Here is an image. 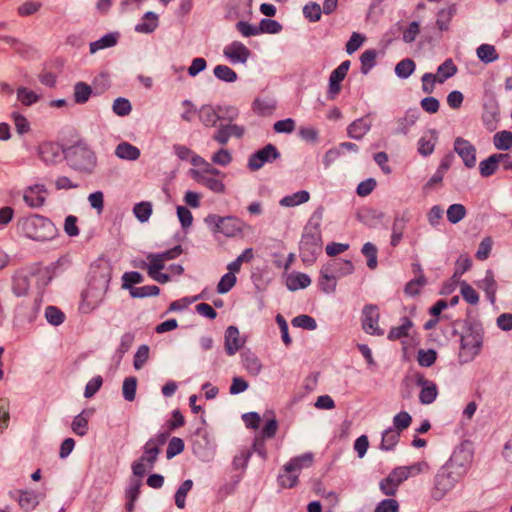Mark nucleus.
Returning <instances> with one entry per match:
<instances>
[{
    "mask_svg": "<svg viewBox=\"0 0 512 512\" xmlns=\"http://www.w3.org/2000/svg\"><path fill=\"white\" fill-rule=\"evenodd\" d=\"M159 453L160 449H157L152 442H146L142 456L147 460L149 468H153Z\"/></svg>",
    "mask_w": 512,
    "mask_h": 512,
    "instance_id": "obj_53",
    "label": "nucleus"
},
{
    "mask_svg": "<svg viewBox=\"0 0 512 512\" xmlns=\"http://www.w3.org/2000/svg\"><path fill=\"white\" fill-rule=\"evenodd\" d=\"M245 129L236 124H221L213 134V139L221 145H226L231 137L241 138Z\"/></svg>",
    "mask_w": 512,
    "mask_h": 512,
    "instance_id": "obj_16",
    "label": "nucleus"
},
{
    "mask_svg": "<svg viewBox=\"0 0 512 512\" xmlns=\"http://www.w3.org/2000/svg\"><path fill=\"white\" fill-rule=\"evenodd\" d=\"M215 76L226 82H234L237 79V74L234 70L226 65H217L214 68Z\"/></svg>",
    "mask_w": 512,
    "mask_h": 512,
    "instance_id": "obj_46",
    "label": "nucleus"
},
{
    "mask_svg": "<svg viewBox=\"0 0 512 512\" xmlns=\"http://www.w3.org/2000/svg\"><path fill=\"white\" fill-rule=\"evenodd\" d=\"M213 225V232L221 233L226 237H236L241 234L245 228V223L233 216L222 217L219 215H209L206 219Z\"/></svg>",
    "mask_w": 512,
    "mask_h": 512,
    "instance_id": "obj_7",
    "label": "nucleus"
},
{
    "mask_svg": "<svg viewBox=\"0 0 512 512\" xmlns=\"http://www.w3.org/2000/svg\"><path fill=\"white\" fill-rule=\"evenodd\" d=\"M426 280L423 275L414 280L409 281L405 286V293L410 296H415L420 293V290L425 285Z\"/></svg>",
    "mask_w": 512,
    "mask_h": 512,
    "instance_id": "obj_56",
    "label": "nucleus"
},
{
    "mask_svg": "<svg viewBox=\"0 0 512 512\" xmlns=\"http://www.w3.org/2000/svg\"><path fill=\"white\" fill-rule=\"evenodd\" d=\"M436 143V137L431 134L429 137L423 136L418 142V151L423 156H428L433 153Z\"/></svg>",
    "mask_w": 512,
    "mask_h": 512,
    "instance_id": "obj_39",
    "label": "nucleus"
},
{
    "mask_svg": "<svg viewBox=\"0 0 512 512\" xmlns=\"http://www.w3.org/2000/svg\"><path fill=\"white\" fill-rule=\"evenodd\" d=\"M91 88L89 85L79 82L75 85L74 97L77 103L83 104L88 101L91 95Z\"/></svg>",
    "mask_w": 512,
    "mask_h": 512,
    "instance_id": "obj_48",
    "label": "nucleus"
},
{
    "mask_svg": "<svg viewBox=\"0 0 512 512\" xmlns=\"http://www.w3.org/2000/svg\"><path fill=\"white\" fill-rule=\"evenodd\" d=\"M400 438V432L389 428L384 431L382 435V441H381V448L384 450H391L393 449L396 444L398 443Z\"/></svg>",
    "mask_w": 512,
    "mask_h": 512,
    "instance_id": "obj_34",
    "label": "nucleus"
},
{
    "mask_svg": "<svg viewBox=\"0 0 512 512\" xmlns=\"http://www.w3.org/2000/svg\"><path fill=\"white\" fill-rule=\"evenodd\" d=\"M137 379L127 377L123 382V396L127 401H133L136 395Z\"/></svg>",
    "mask_w": 512,
    "mask_h": 512,
    "instance_id": "obj_51",
    "label": "nucleus"
},
{
    "mask_svg": "<svg viewBox=\"0 0 512 512\" xmlns=\"http://www.w3.org/2000/svg\"><path fill=\"white\" fill-rule=\"evenodd\" d=\"M38 155L45 163H54L60 157V146L51 141H45L38 146Z\"/></svg>",
    "mask_w": 512,
    "mask_h": 512,
    "instance_id": "obj_19",
    "label": "nucleus"
},
{
    "mask_svg": "<svg viewBox=\"0 0 512 512\" xmlns=\"http://www.w3.org/2000/svg\"><path fill=\"white\" fill-rule=\"evenodd\" d=\"M133 212L139 221L146 222L152 214V205L150 202H140L134 206Z\"/></svg>",
    "mask_w": 512,
    "mask_h": 512,
    "instance_id": "obj_45",
    "label": "nucleus"
},
{
    "mask_svg": "<svg viewBox=\"0 0 512 512\" xmlns=\"http://www.w3.org/2000/svg\"><path fill=\"white\" fill-rule=\"evenodd\" d=\"M239 330L235 326H229L225 332V350L228 355H234L242 346Z\"/></svg>",
    "mask_w": 512,
    "mask_h": 512,
    "instance_id": "obj_20",
    "label": "nucleus"
},
{
    "mask_svg": "<svg viewBox=\"0 0 512 512\" xmlns=\"http://www.w3.org/2000/svg\"><path fill=\"white\" fill-rule=\"evenodd\" d=\"M350 67V61L346 60L342 62L335 70L332 71L329 78V90L328 93L330 98H335L341 91V82L345 79Z\"/></svg>",
    "mask_w": 512,
    "mask_h": 512,
    "instance_id": "obj_15",
    "label": "nucleus"
},
{
    "mask_svg": "<svg viewBox=\"0 0 512 512\" xmlns=\"http://www.w3.org/2000/svg\"><path fill=\"white\" fill-rule=\"evenodd\" d=\"M313 462L312 454H303L292 458L283 468L278 477L279 485L282 488H292L298 482V476L302 468L311 466Z\"/></svg>",
    "mask_w": 512,
    "mask_h": 512,
    "instance_id": "obj_6",
    "label": "nucleus"
},
{
    "mask_svg": "<svg viewBox=\"0 0 512 512\" xmlns=\"http://www.w3.org/2000/svg\"><path fill=\"white\" fill-rule=\"evenodd\" d=\"M292 325L306 330H314L317 326L316 321L309 315H299L292 320Z\"/></svg>",
    "mask_w": 512,
    "mask_h": 512,
    "instance_id": "obj_55",
    "label": "nucleus"
},
{
    "mask_svg": "<svg viewBox=\"0 0 512 512\" xmlns=\"http://www.w3.org/2000/svg\"><path fill=\"white\" fill-rule=\"evenodd\" d=\"M12 119L16 128V131L19 134L27 133L30 130V125L26 117L21 115L20 113L14 112L12 114Z\"/></svg>",
    "mask_w": 512,
    "mask_h": 512,
    "instance_id": "obj_64",
    "label": "nucleus"
},
{
    "mask_svg": "<svg viewBox=\"0 0 512 512\" xmlns=\"http://www.w3.org/2000/svg\"><path fill=\"white\" fill-rule=\"evenodd\" d=\"M17 98L23 105L30 106L38 101L39 96L26 87H20L17 89Z\"/></svg>",
    "mask_w": 512,
    "mask_h": 512,
    "instance_id": "obj_41",
    "label": "nucleus"
},
{
    "mask_svg": "<svg viewBox=\"0 0 512 512\" xmlns=\"http://www.w3.org/2000/svg\"><path fill=\"white\" fill-rule=\"evenodd\" d=\"M342 262H339L341 264ZM338 261H329L322 269L319 278V286L321 289L330 293L333 292L337 284V276L335 270L337 269Z\"/></svg>",
    "mask_w": 512,
    "mask_h": 512,
    "instance_id": "obj_13",
    "label": "nucleus"
},
{
    "mask_svg": "<svg viewBox=\"0 0 512 512\" xmlns=\"http://www.w3.org/2000/svg\"><path fill=\"white\" fill-rule=\"evenodd\" d=\"M184 449V442L181 438L173 437L169 444L166 451L167 458L170 459L174 457L175 455L181 453Z\"/></svg>",
    "mask_w": 512,
    "mask_h": 512,
    "instance_id": "obj_62",
    "label": "nucleus"
},
{
    "mask_svg": "<svg viewBox=\"0 0 512 512\" xmlns=\"http://www.w3.org/2000/svg\"><path fill=\"white\" fill-rule=\"evenodd\" d=\"M377 53L374 49L364 51L360 57L361 71L367 74L371 68L376 64Z\"/></svg>",
    "mask_w": 512,
    "mask_h": 512,
    "instance_id": "obj_37",
    "label": "nucleus"
},
{
    "mask_svg": "<svg viewBox=\"0 0 512 512\" xmlns=\"http://www.w3.org/2000/svg\"><path fill=\"white\" fill-rule=\"evenodd\" d=\"M174 152L179 159L190 162L195 168L201 167V164L205 161L204 158L194 153L185 145H175Z\"/></svg>",
    "mask_w": 512,
    "mask_h": 512,
    "instance_id": "obj_21",
    "label": "nucleus"
},
{
    "mask_svg": "<svg viewBox=\"0 0 512 512\" xmlns=\"http://www.w3.org/2000/svg\"><path fill=\"white\" fill-rule=\"evenodd\" d=\"M189 175L198 184L215 193L225 192V184L223 183L225 174L213 167L212 164L206 160L201 164V167L191 169Z\"/></svg>",
    "mask_w": 512,
    "mask_h": 512,
    "instance_id": "obj_5",
    "label": "nucleus"
},
{
    "mask_svg": "<svg viewBox=\"0 0 512 512\" xmlns=\"http://www.w3.org/2000/svg\"><path fill=\"white\" fill-rule=\"evenodd\" d=\"M279 157V152L272 144H268L262 149L252 154L249 158L248 168L251 171H257L266 163H270Z\"/></svg>",
    "mask_w": 512,
    "mask_h": 512,
    "instance_id": "obj_10",
    "label": "nucleus"
},
{
    "mask_svg": "<svg viewBox=\"0 0 512 512\" xmlns=\"http://www.w3.org/2000/svg\"><path fill=\"white\" fill-rule=\"evenodd\" d=\"M370 129V123L364 118L357 119L348 127V135L354 139H361Z\"/></svg>",
    "mask_w": 512,
    "mask_h": 512,
    "instance_id": "obj_26",
    "label": "nucleus"
},
{
    "mask_svg": "<svg viewBox=\"0 0 512 512\" xmlns=\"http://www.w3.org/2000/svg\"><path fill=\"white\" fill-rule=\"evenodd\" d=\"M416 65L415 62L410 59L406 58L401 60L395 67V73L400 78H408L414 71H415Z\"/></svg>",
    "mask_w": 512,
    "mask_h": 512,
    "instance_id": "obj_36",
    "label": "nucleus"
},
{
    "mask_svg": "<svg viewBox=\"0 0 512 512\" xmlns=\"http://www.w3.org/2000/svg\"><path fill=\"white\" fill-rule=\"evenodd\" d=\"M311 284L310 277L301 272H293L289 274L286 278V285L289 290L295 291L298 289H303L308 287Z\"/></svg>",
    "mask_w": 512,
    "mask_h": 512,
    "instance_id": "obj_22",
    "label": "nucleus"
},
{
    "mask_svg": "<svg viewBox=\"0 0 512 512\" xmlns=\"http://www.w3.org/2000/svg\"><path fill=\"white\" fill-rule=\"evenodd\" d=\"M309 199V193L307 191L302 190L282 198L280 200V205L284 207H294L306 203Z\"/></svg>",
    "mask_w": 512,
    "mask_h": 512,
    "instance_id": "obj_30",
    "label": "nucleus"
},
{
    "mask_svg": "<svg viewBox=\"0 0 512 512\" xmlns=\"http://www.w3.org/2000/svg\"><path fill=\"white\" fill-rule=\"evenodd\" d=\"M117 37L114 34H107L104 37H102L100 40L92 42L90 44V52L95 53L96 51L112 47L116 44Z\"/></svg>",
    "mask_w": 512,
    "mask_h": 512,
    "instance_id": "obj_43",
    "label": "nucleus"
},
{
    "mask_svg": "<svg viewBox=\"0 0 512 512\" xmlns=\"http://www.w3.org/2000/svg\"><path fill=\"white\" fill-rule=\"evenodd\" d=\"M454 150L462 158L466 167L472 168L475 166L476 149L468 140L461 137L456 138Z\"/></svg>",
    "mask_w": 512,
    "mask_h": 512,
    "instance_id": "obj_14",
    "label": "nucleus"
},
{
    "mask_svg": "<svg viewBox=\"0 0 512 512\" xmlns=\"http://www.w3.org/2000/svg\"><path fill=\"white\" fill-rule=\"evenodd\" d=\"M363 255L367 258V265L370 269H375L377 266V249L371 243L364 244L362 248Z\"/></svg>",
    "mask_w": 512,
    "mask_h": 512,
    "instance_id": "obj_52",
    "label": "nucleus"
},
{
    "mask_svg": "<svg viewBox=\"0 0 512 512\" xmlns=\"http://www.w3.org/2000/svg\"><path fill=\"white\" fill-rule=\"evenodd\" d=\"M493 143L497 149L508 150L512 147V132L505 130L497 132L493 137Z\"/></svg>",
    "mask_w": 512,
    "mask_h": 512,
    "instance_id": "obj_35",
    "label": "nucleus"
},
{
    "mask_svg": "<svg viewBox=\"0 0 512 512\" xmlns=\"http://www.w3.org/2000/svg\"><path fill=\"white\" fill-rule=\"evenodd\" d=\"M460 292L467 303L476 305L479 302V294L470 284L462 282L460 284Z\"/></svg>",
    "mask_w": 512,
    "mask_h": 512,
    "instance_id": "obj_38",
    "label": "nucleus"
},
{
    "mask_svg": "<svg viewBox=\"0 0 512 512\" xmlns=\"http://www.w3.org/2000/svg\"><path fill=\"white\" fill-rule=\"evenodd\" d=\"M478 58L485 62L491 63L498 59L499 55L496 48L490 44H482L477 48Z\"/></svg>",
    "mask_w": 512,
    "mask_h": 512,
    "instance_id": "obj_33",
    "label": "nucleus"
},
{
    "mask_svg": "<svg viewBox=\"0 0 512 512\" xmlns=\"http://www.w3.org/2000/svg\"><path fill=\"white\" fill-rule=\"evenodd\" d=\"M236 283V276L232 273H226L220 279L217 285V291L219 293H227Z\"/></svg>",
    "mask_w": 512,
    "mask_h": 512,
    "instance_id": "obj_60",
    "label": "nucleus"
},
{
    "mask_svg": "<svg viewBox=\"0 0 512 512\" xmlns=\"http://www.w3.org/2000/svg\"><path fill=\"white\" fill-rule=\"evenodd\" d=\"M131 104L129 100L125 98H118L114 101L113 111L118 116H127L131 112Z\"/></svg>",
    "mask_w": 512,
    "mask_h": 512,
    "instance_id": "obj_59",
    "label": "nucleus"
},
{
    "mask_svg": "<svg viewBox=\"0 0 512 512\" xmlns=\"http://www.w3.org/2000/svg\"><path fill=\"white\" fill-rule=\"evenodd\" d=\"M160 293V288L156 285H147L142 287L132 288L130 295L134 298H142L148 296H157Z\"/></svg>",
    "mask_w": 512,
    "mask_h": 512,
    "instance_id": "obj_40",
    "label": "nucleus"
},
{
    "mask_svg": "<svg viewBox=\"0 0 512 512\" xmlns=\"http://www.w3.org/2000/svg\"><path fill=\"white\" fill-rule=\"evenodd\" d=\"M479 336L473 333L462 336L461 338V352L460 355L466 359L473 358L479 353L480 350Z\"/></svg>",
    "mask_w": 512,
    "mask_h": 512,
    "instance_id": "obj_18",
    "label": "nucleus"
},
{
    "mask_svg": "<svg viewBox=\"0 0 512 512\" xmlns=\"http://www.w3.org/2000/svg\"><path fill=\"white\" fill-rule=\"evenodd\" d=\"M412 321L408 318H404L402 320V324L391 328V330L388 333V339L391 341L400 340L402 338L408 337L409 332L412 328Z\"/></svg>",
    "mask_w": 512,
    "mask_h": 512,
    "instance_id": "obj_27",
    "label": "nucleus"
},
{
    "mask_svg": "<svg viewBox=\"0 0 512 512\" xmlns=\"http://www.w3.org/2000/svg\"><path fill=\"white\" fill-rule=\"evenodd\" d=\"M456 73L457 66L454 64L452 59H447L438 67L437 73L435 75L438 78V83L442 84Z\"/></svg>",
    "mask_w": 512,
    "mask_h": 512,
    "instance_id": "obj_28",
    "label": "nucleus"
},
{
    "mask_svg": "<svg viewBox=\"0 0 512 512\" xmlns=\"http://www.w3.org/2000/svg\"><path fill=\"white\" fill-rule=\"evenodd\" d=\"M66 159L73 169L88 174L97 164L95 152L82 140L67 148Z\"/></svg>",
    "mask_w": 512,
    "mask_h": 512,
    "instance_id": "obj_3",
    "label": "nucleus"
},
{
    "mask_svg": "<svg viewBox=\"0 0 512 512\" xmlns=\"http://www.w3.org/2000/svg\"><path fill=\"white\" fill-rule=\"evenodd\" d=\"M25 231L29 238L36 241H47L53 238L55 229L50 220L43 216L35 215L25 223Z\"/></svg>",
    "mask_w": 512,
    "mask_h": 512,
    "instance_id": "obj_8",
    "label": "nucleus"
},
{
    "mask_svg": "<svg viewBox=\"0 0 512 512\" xmlns=\"http://www.w3.org/2000/svg\"><path fill=\"white\" fill-rule=\"evenodd\" d=\"M399 507L397 500L393 498L384 499L378 503L374 512H399Z\"/></svg>",
    "mask_w": 512,
    "mask_h": 512,
    "instance_id": "obj_61",
    "label": "nucleus"
},
{
    "mask_svg": "<svg viewBox=\"0 0 512 512\" xmlns=\"http://www.w3.org/2000/svg\"><path fill=\"white\" fill-rule=\"evenodd\" d=\"M90 280L87 289L82 294L81 310L91 312L102 302L108 289L112 271L104 260H98L90 267Z\"/></svg>",
    "mask_w": 512,
    "mask_h": 512,
    "instance_id": "obj_1",
    "label": "nucleus"
},
{
    "mask_svg": "<svg viewBox=\"0 0 512 512\" xmlns=\"http://www.w3.org/2000/svg\"><path fill=\"white\" fill-rule=\"evenodd\" d=\"M193 483L191 480L184 481L175 494V504L178 508L183 509L185 507V499L188 492L191 490Z\"/></svg>",
    "mask_w": 512,
    "mask_h": 512,
    "instance_id": "obj_44",
    "label": "nucleus"
},
{
    "mask_svg": "<svg viewBox=\"0 0 512 512\" xmlns=\"http://www.w3.org/2000/svg\"><path fill=\"white\" fill-rule=\"evenodd\" d=\"M380 311L378 306L369 304L362 311V327L363 330L371 335L381 336L384 331L379 327Z\"/></svg>",
    "mask_w": 512,
    "mask_h": 512,
    "instance_id": "obj_9",
    "label": "nucleus"
},
{
    "mask_svg": "<svg viewBox=\"0 0 512 512\" xmlns=\"http://www.w3.org/2000/svg\"><path fill=\"white\" fill-rule=\"evenodd\" d=\"M42 4L38 1H27L18 7V14L20 16H29L36 13Z\"/></svg>",
    "mask_w": 512,
    "mask_h": 512,
    "instance_id": "obj_63",
    "label": "nucleus"
},
{
    "mask_svg": "<svg viewBox=\"0 0 512 512\" xmlns=\"http://www.w3.org/2000/svg\"><path fill=\"white\" fill-rule=\"evenodd\" d=\"M221 108H213L212 106H203L199 112L202 123L207 127H213L221 120Z\"/></svg>",
    "mask_w": 512,
    "mask_h": 512,
    "instance_id": "obj_23",
    "label": "nucleus"
},
{
    "mask_svg": "<svg viewBox=\"0 0 512 512\" xmlns=\"http://www.w3.org/2000/svg\"><path fill=\"white\" fill-rule=\"evenodd\" d=\"M48 190L43 184L28 186L23 192L24 202L31 208H39L44 205Z\"/></svg>",
    "mask_w": 512,
    "mask_h": 512,
    "instance_id": "obj_11",
    "label": "nucleus"
},
{
    "mask_svg": "<svg viewBox=\"0 0 512 512\" xmlns=\"http://www.w3.org/2000/svg\"><path fill=\"white\" fill-rule=\"evenodd\" d=\"M454 11L455 9L453 7L439 11L436 24L440 30H446L448 28V24L454 15Z\"/></svg>",
    "mask_w": 512,
    "mask_h": 512,
    "instance_id": "obj_54",
    "label": "nucleus"
},
{
    "mask_svg": "<svg viewBox=\"0 0 512 512\" xmlns=\"http://www.w3.org/2000/svg\"><path fill=\"white\" fill-rule=\"evenodd\" d=\"M158 26V17L152 12L144 15L142 22L136 26V31L141 33L153 32Z\"/></svg>",
    "mask_w": 512,
    "mask_h": 512,
    "instance_id": "obj_31",
    "label": "nucleus"
},
{
    "mask_svg": "<svg viewBox=\"0 0 512 512\" xmlns=\"http://www.w3.org/2000/svg\"><path fill=\"white\" fill-rule=\"evenodd\" d=\"M89 416L84 411L77 415L71 424L72 431L78 436H84L88 431Z\"/></svg>",
    "mask_w": 512,
    "mask_h": 512,
    "instance_id": "obj_32",
    "label": "nucleus"
},
{
    "mask_svg": "<svg viewBox=\"0 0 512 512\" xmlns=\"http://www.w3.org/2000/svg\"><path fill=\"white\" fill-rule=\"evenodd\" d=\"M478 287L485 291L489 300L494 303L496 298L497 283L492 271L488 270L484 279L478 283Z\"/></svg>",
    "mask_w": 512,
    "mask_h": 512,
    "instance_id": "obj_24",
    "label": "nucleus"
},
{
    "mask_svg": "<svg viewBox=\"0 0 512 512\" xmlns=\"http://www.w3.org/2000/svg\"><path fill=\"white\" fill-rule=\"evenodd\" d=\"M224 55L234 63H245L250 51L244 44L235 41L224 48Z\"/></svg>",
    "mask_w": 512,
    "mask_h": 512,
    "instance_id": "obj_17",
    "label": "nucleus"
},
{
    "mask_svg": "<svg viewBox=\"0 0 512 512\" xmlns=\"http://www.w3.org/2000/svg\"><path fill=\"white\" fill-rule=\"evenodd\" d=\"M466 216V208L462 204H453L447 210V219L455 224Z\"/></svg>",
    "mask_w": 512,
    "mask_h": 512,
    "instance_id": "obj_42",
    "label": "nucleus"
},
{
    "mask_svg": "<svg viewBox=\"0 0 512 512\" xmlns=\"http://www.w3.org/2000/svg\"><path fill=\"white\" fill-rule=\"evenodd\" d=\"M437 359V353L435 350L429 349V350H423L420 349L418 351L417 360L420 366L423 367H430L435 363Z\"/></svg>",
    "mask_w": 512,
    "mask_h": 512,
    "instance_id": "obj_49",
    "label": "nucleus"
},
{
    "mask_svg": "<svg viewBox=\"0 0 512 512\" xmlns=\"http://www.w3.org/2000/svg\"><path fill=\"white\" fill-rule=\"evenodd\" d=\"M115 154L126 160H136L140 156V150L128 142H121L116 147Z\"/></svg>",
    "mask_w": 512,
    "mask_h": 512,
    "instance_id": "obj_25",
    "label": "nucleus"
},
{
    "mask_svg": "<svg viewBox=\"0 0 512 512\" xmlns=\"http://www.w3.org/2000/svg\"><path fill=\"white\" fill-rule=\"evenodd\" d=\"M182 252V247L180 245H177L163 253L148 254V264L146 269L149 277H151L153 280L157 281L160 284H165L169 282L170 275L162 272V270L165 269V263L167 261L179 257L182 254Z\"/></svg>",
    "mask_w": 512,
    "mask_h": 512,
    "instance_id": "obj_4",
    "label": "nucleus"
},
{
    "mask_svg": "<svg viewBox=\"0 0 512 512\" xmlns=\"http://www.w3.org/2000/svg\"><path fill=\"white\" fill-rule=\"evenodd\" d=\"M415 383L421 387L419 400L422 404H431L438 395V389L434 382L425 378L421 373L415 374Z\"/></svg>",
    "mask_w": 512,
    "mask_h": 512,
    "instance_id": "obj_12",
    "label": "nucleus"
},
{
    "mask_svg": "<svg viewBox=\"0 0 512 512\" xmlns=\"http://www.w3.org/2000/svg\"><path fill=\"white\" fill-rule=\"evenodd\" d=\"M429 471V464L426 461L413 463L409 466H398L379 482L380 491L389 497L396 495L399 486L410 477Z\"/></svg>",
    "mask_w": 512,
    "mask_h": 512,
    "instance_id": "obj_2",
    "label": "nucleus"
},
{
    "mask_svg": "<svg viewBox=\"0 0 512 512\" xmlns=\"http://www.w3.org/2000/svg\"><path fill=\"white\" fill-rule=\"evenodd\" d=\"M502 158L500 155L493 154L486 160H483L479 164V171L481 176L489 177L495 173L499 166V159Z\"/></svg>",
    "mask_w": 512,
    "mask_h": 512,
    "instance_id": "obj_29",
    "label": "nucleus"
},
{
    "mask_svg": "<svg viewBox=\"0 0 512 512\" xmlns=\"http://www.w3.org/2000/svg\"><path fill=\"white\" fill-rule=\"evenodd\" d=\"M211 160L216 165L227 166L232 161V155L227 149L221 148L213 154Z\"/></svg>",
    "mask_w": 512,
    "mask_h": 512,
    "instance_id": "obj_58",
    "label": "nucleus"
},
{
    "mask_svg": "<svg viewBox=\"0 0 512 512\" xmlns=\"http://www.w3.org/2000/svg\"><path fill=\"white\" fill-rule=\"evenodd\" d=\"M321 7L316 2H310L303 8L304 16L311 22H317L321 19Z\"/></svg>",
    "mask_w": 512,
    "mask_h": 512,
    "instance_id": "obj_47",
    "label": "nucleus"
},
{
    "mask_svg": "<svg viewBox=\"0 0 512 512\" xmlns=\"http://www.w3.org/2000/svg\"><path fill=\"white\" fill-rule=\"evenodd\" d=\"M412 422L411 416L407 412H400L393 419L395 430L400 433L407 429Z\"/></svg>",
    "mask_w": 512,
    "mask_h": 512,
    "instance_id": "obj_57",
    "label": "nucleus"
},
{
    "mask_svg": "<svg viewBox=\"0 0 512 512\" xmlns=\"http://www.w3.org/2000/svg\"><path fill=\"white\" fill-rule=\"evenodd\" d=\"M45 317L50 324L57 326L63 323L65 315L57 307L49 306L45 310Z\"/></svg>",
    "mask_w": 512,
    "mask_h": 512,
    "instance_id": "obj_50",
    "label": "nucleus"
}]
</instances>
